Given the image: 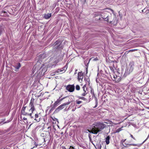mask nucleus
Returning <instances> with one entry per match:
<instances>
[{"label": "nucleus", "mask_w": 149, "mask_h": 149, "mask_svg": "<svg viewBox=\"0 0 149 149\" xmlns=\"http://www.w3.org/2000/svg\"><path fill=\"white\" fill-rule=\"evenodd\" d=\"M101 17L105 21L109 22L113 25H115L117 23V20L116 17L112 15L109 12L104 11L101 14Z\"/></svg>", "instance_id": "nucleus-1"}, {"label": "nucleus", "mask_w": 149, "mask_h": 149, "mask_svg": "<svg viewBox=\"0 0 149 149\" xmlns=\"http://www.w3.org/2000/svg\"><path fill=\"white\" fill-rule=\"evenodd\" d=\"M34 102V99L32 98L29 104V107L30 108L29 111L30 112V113H28L25 111V110L26 107V106L23 107L21 111V113L24 116H28L31 117L32 118L33 117L32 116V114L33 113V112L35 110V108L34 107L33 103Z\"/></svg>", "instance_id": "nucleus-2"}, {"label": "nucleus", "mask_w": 149, "mask_h": 149, "mask_svg": "<svg viewBox=\"0 0 149 149\" xmlns=\"http://www.w3.org/2000/svg\"><path fill=\"white\" fill-rule=\"evenodd\" d=\"M104 127V124L100 122L95 123L93 125V128L91 130V132L97 134L101 131Z\"/></svg>", "instance_id": "nucleus-3"}, {"label": "nucleus", "mask_w": 149, "mask_h": 149, "mask_svg": "<svg viewBox=\"0 0 149 149\" xmlns=\"http://www.w3.org/2000/svg\"><path fill=\"white\" fill-rule=\"evenodd\" d=\"M52 58L54 59H55L54 63L55 64H57L60 60H61V56L59 54H55V55L53 56Z\"/></svg>", "instance_id": "nucleus-4"}, {"label": "nucleus", "mask_w": 149, "mask_h": 149, "mask_svg": "<svg viewBox=\"0 0 149 149\" xmlns=\"http://www.w3.org/2000/svg\"><path fill=\"white\" fill-rule=\"evenodd\" d=\"M71 102L70 101H68V102L65 103H63L60 106H59L56 109L55 111L56 112H57L59 111L60 110H61L65 107L66 105L69 104Z\"/></svg>", "instance_id": "nucleus-5"}, {"label": "nucleus", "mask_w": 149, "mask_h": 149, "mask_svg": "<svg viewBox=\"0 0 149 149\" xmlns=\"http://www.w3.org/2000/svg\"><path fill=\"white\" fill-rule=\"evenodd\" d=\"M129 68L127 70V72L129 74L132 72L134 69V62H130L129 64Z\"/></svg>", "instance_id": "nucleus-6"}, {"label": "nucleus", "mask_w": 149, "mask_h": 149, "mask_svg": "<svg viewBox=\"0 0 149 149\" xmlns=\"http://www.w3.org/2000/svg\"><path fill=\"white\" fill-rule=\"evenodd\" d=\"M61 41L58 40L56 41L54 44L53 45L54 46H56L55 47L56 48H61Z\"/></svg>", "instance_id": "nucleus-7"}, {"label": "nucleus", "mask_w": 149, "mask_h": 149, "mask_svg": "<svg viewBox=\"0 0 149 149\" xmlns=\"http://www.w3.org/2000/svg\"><path fill=\"white\" fill-rule=\"evenodd\" d=\"M66 97H63V98H61V99H60V100H59V99H57V100L56 102H55V103H54V104L53 106V107H52V109H54V108H55L59 104L60 102L63 99H65ZM60 98V97H59V98Z\"/></svg>", "instance_id": "nucleus-8"}, {"label": "nucleus", "mask_w": 149, "mask_h": 149, "mask_svg": "<svg viewBox=\"0 0 149 149\" xmlns=\"http://www.w3.org/2000/svg\"><path fill=\"white\" fill-rule=\"evenodd\" d=\"M32 116L33 118H32L31 117V118L32 119H33L35 120V121L34 122H38L40 121V117L38 113L35 114L34 117Z\"/></svg>", "instance_id": "nucleus-9"}, {"label": "nucleus", "mask_w": 149, "mask_h": 149, "mask_svg": "<svg viewBox=\"0 0 149 149\" xmlns=\"http://www.w3.org/2000/svg\"><path fill=\"white\" fill-rule=\"evenodd\" d=\"M66 89L70 92H73L74 89V86L73 85H68L66 88Z\"/></svg>", "instance_id": "nucleus-10"}, {"label": "nucleus", "mask_w": 149, "mask_h": 149, "mask_svg": "<svg viewBox=\"0 0 149 149\" xmlns=\"http://www.w3.org/2000/svg\"><path fill=\"white\" fill-rule=\"evenodd\" d=\"M83 78V74L81 72L79 73L78 74V80L80 82H81V81H82Z\"/></svg>", "instance_id": "nucleus-11"}, {"label": "nucleus", "mask_w": 149, "mask_h": 149, "mask_svg": "<svg viewBox=\"0 0 149 149\" xmlns=\"http://www.w3.org/2000/svg\"><path fill=\"white\" fill-rule=\"evenodd\" d=\"M110 139V137L109 135L105 139V142L107 145H108L109 144L110 142L109 140Z\"/></svg>", "instance_id": "nucleus-12"}, {"label": "nucleus", "mask_w": 149, "mask_h": 149, "mask_svg": "<svg viewBox=\"0 0 149 149\" xmlns=\"http://www.w3.org/2000/svg\"><path fill=\"white\" fill-rule=\"evenodd\" d=\"M51 16V13L45 14L44 16V17L46 19H48Z\"/></svg>", "instance_id": "nucleus-13"}, {"label": "nucleus", "mask_w": 149, "mask_h": 149, "mask_svg": "<svg viewBox=\"0 0 149 149\" xmlns=\"http://www.w3.org/2000/svg\"><path fill=\"white\" fill-rule=\"evenodd\" d=\"M121 79V78L120 77L118 76L115 79L116 83H118L119 82Z\"/></svg>", "instance_id": "nucleus-14"}, {"label": "nucleus", "mask_w": 149, "mask_h": 149, "mask_svg": "<svg viewBox=\"0 0 149 149\" xmlns=\"http://www.w3.org/2000/svg\"><path fill=\"white\" fill-rule=\"evenodd\" d=\"M21 67V64L20 63H18V65L16 66H15L14 67L15 68V69L18 70L19 69V68Z\"/></svg>", "instance_id": "nucleus-15"}, {"label": "nucleus", "mask_w": 149, "mask_h": 149, "mask_svg": "<svg viewBox=\"0 0 149 149\" xmlns=\"http://www.w3.org/2000/svg\"><path fill=\"white\" fill-rule=\"evenodd\" d=\"M122 127H123L118 129L116 130L115 132L116 133L119 132L120 131L122 130Z\"/></svg>", "instance_id": "nucleus-16"}, {"label": "nucleus", "mask_w": 149, "mask_h": 149, "mask_svg": "<svg viewBox=\"0 0 149 149\" xmlns=\"http://www.w3.org/2000/svg\"><path fill=\"white\" fill-rule=\"evenodd\" d=\"M98 103V100H97V99L96 98L95 99V104H95V107H93L94 108H96V107H97V106Z\"/></svg>", "instance_id": "nucleus-17"}, {"label": "nucleus", "mask_w": 149, "mask_h": 149, "mask_svg": "<svg viewBox=\"0 0 149 149\" xmlns=\"http://www.w3.org/2000/svg\"><path fill=\"white\" fill-rule=\"evenodd\" d=\"M33 143H34V145H35V146H34L33 147V148H32V149L33 148H34L35 147H37V146L38 145L37 143L35 141H33Z\"/></svg>", "instance_id": "nucleus-18"}, {"label": "nucleus", "mask_w": 149, "mask_h": 149, "mask_svg": "<svg viewBox=\"0 0 149 149\" xmlns=\"http://www.w3.org/2000/svg\"><path fill=\"white\" fill-rule=\"evenodd\" d=\"M76 89L77 90H79L80 89V87L78 85H77L76 86Z\"/></svg>", "instance_id": "nucleus-19"}, {"label": "nucleus", "mask_w": 149, "mask_h": 149, "mask_svg": "<svg viewBox=\"0 0 149 149\" xmlns=\"http://www.w3.org/2000/svg\"><path fill=\"white\" fill-rule=\"evenodd\" d=\"M76 103L78 104H79L81 103L82 102L81 101L79 100H77L76 101Z\"/></svg>", "instance_id": "nucleus-20"}, {"label": "nucleus", "mask_w": 149, "mask_h": 149, "mask_svg": "<svg viewBox=\"0 0 149 149\" xmlns=\"http://www.w3.org/2000/svg\"><path fill=\"white\" fill-rule=\"evenodd\" d=\"M91 93L93 95H95V94L94 92V91L93 90H91Z\"/></svg>", "instance_id": "nucleus-21"}, {"label": "nucleus", "mask_w": 149, "mask_h": 149, "mask_svg": "<svg viewBox=\"0 0 149 149\" xmlns=\"http://www.w3.org/2000/svg\"><path fill=\"white\" fill-rule=\"evenodd\" d=\"M79 145L80 147H81L82 148H83L84 147V146L83 144L80 143V144H79Z\"/></svg>", "instance_id": "nucleus-22"}, {"label": "nucleus", "mask_w": 149, "mask_h": 149, "mask_svg": "<svg viewBox=\"0 0 149 149\" xmlns=\"http://www.w3.org/2000/svg\"><path fill=\"white\" fill-rule=\"evenodd\" d=\"M86 74L87 73V71H88V66L87 65H86Z\"/></svg>", "instance_id": "nucleus-23"}, {"label": "nucleus", "mask_w": 149, "mask_h": 149, "mask_svg": "<svg viewBox=\"0 0 149 149\" xmlns=\"http://www.w3.org/2000/svg\"><path fill=\"white\" fill-rule=\"evenodd\" d=\"M118 76H117L116 74L114 75H113V78L114 79H115L117 77H118Z\"/></svg>", "instance_id": "nucleus-24"}, {"label": "nucleus", "mask_w": 149, "mask_h": 149, "mask_svg": "<svg viewBox=\"0 0 149 149\" xmlns=\"http://www.w3.org/2000/svg\"><path fill=\"white\" fill-rule=\"evenodd\" d=\"M130 146H137V144H132L130 145Z\"/></svg>", "instance_id": "nucleus-25"}, {"label": "nucleus", "mask_w": 149, "mask_h": 149, "mask_svg": "<svg viewBox=\"0 0 149 149\" xmlns=\"http://www.w3.org/2000/svg\"><path fill=\"white\" fill-rule=\"evenodd\" d=\"M110 68L112 72H114V69L112 67H110Z\"/></svg>", "instance_id": "nucleus-26"}, {"label": "nucleus", "mask_w": 149, "mask_h": 149, "mask_svg": "<svg viewBox=\"0 0 149 149\" xmlns=\"http://www.w3.org/2000/svg\"><path fill=\"white\" fill-rule=\"evenodd\" d=\"M130 135L131 137L132 138H133L134 140H136V139H135V138L133 136V135H132L131 134H130Z\"/></svg>", "instance_id": "nucleus-27"}, {"label": "nucleus", "mask_w": 149, "mask_h": 149, "mask_svg": "<svg viewBox=\"0 0 149 149\" xmlns=\"http://www.w3.org/2000/svg\"><path fill=\"white\" fill-rule=\"evenodd\" d=\"M69 149H75L72 146H70Z\"/></svg>", "instance_id": "nucleus-28"}, {"label": "nucleus", "mask_w": 149, "mask_h": 149, "mask_svg": "<svg viewBox=\"0 0 149 149\" xmlns=\"http://www.w3.org/2000/svg\"><path fill=\"white\" fill-rule=\"evenodd\" d=\"M63 71V70H60L58 69L57 70V72L58 73V72H62Z\"/></svg>", "instance_id": "nucleus-29"}, {"label": "nucleus", "mask_w": 149, "mask_h": 149, "mask_svg": "<svg viewBox=\"0 0 149 149\" xmlns=\"http://www.w3.org/2000/svg\"><path fill=\"white\" fill-rule=\"evenodd\" d=\"M98 60V59L96 57V58L93 59V60L94 61H97Z\"/></svg>", "instance_id": "nucleus-30"}, {"label": "nucleus", "mask_w": 149, "mask_h": 149, "mask_svg": "<svg viewBox=\"0 0 149 149\" xmlns=\"http://www.w3.org/2000/svg\"><path fill=\"white\" fill-rule=\"evenodd\" d=\"M23 120H27V118L25 117H24L23 118Z\"/></svg>", "instance_id": "nucleus-31"}, {"label": "nucleus", "mask_w": 149, "mask_h": 149, "mask_svg": "<svg viewBox=\"0 0 149 149\" xmlns=\"http://www.w3.org/2000/svg\"><path fill=\"white\" fill-rule=\"evenodd\" d=\"M135 51V49H132V50H130L129 51V52H134Z\"/></svg>", "instance_id": "nucleus-32"}, {"label": "nucleus", "mask_w": 149, "mask_h": 149, "mask_svg": "<svg viewBox=\"0 0 149 149\" xmlns=\"http://www.w3.org/2000/svg\"><path fill=\"white\" fill-rule=\"evenodd\" d=\"M126 139H125L124 140H122V141H123V142H124L126 141Z\"/></svg>", "instance_id": "nucleus-33"}, {"label": "nucleus", "mask_w": 149, "mask_h": 149, "mask_svg": "<svg viewBox=\"0 0 149 149\" xmlns=\"http://www.w3.org/2000/svg\"><path fill=\"white\" fill-rule=\"evenodd\" d=\"M63 149H66V148L65 147H64L63 148Z\"/></svg>", "instance_id": "nucleus-34"}, {"label": "nucleus", "mask_w": 149, "mask_h": 149, "mask_svg": "<svg viewBox=\"0 0 149 149\" xmlns=\"http://www.w3.org/2000/svg\"><path fill=\"white\" fill-rule=\"evenodd\" d=\"M75 109H73L72 110V111H74L75 110Z\"/></svg>", "instance_id": "nucleus-35"}, {"label": "nucleus", "mask_w": 149, "mask_h": 149, "mask_svg": "<svg viewBox=\"0 0 149 149\" xmlns=\"http://www.w3.org/2000/svg\"><path fill=\"white\" fill-rule=\"evenodd\" d=\"M3 123V122H0V124H1L2 123Z\"/></svg>", "instance_id": "nucleus-36"}, {"label": "nucleus", "mask_w": 149, "mask_h": 149, "mask_svg": "<svg viewBox=\"0 0 149 149\" xmlns=\"http://www.w3.org/2000/svg\"><path fill=\"white\" fill-rule=\"evenodd\" d=\"M70 107H69L68 109V110L69 109H70Z\"/></svg>", "instance_id": "nucleus-37"}, {"label": "nucleus", "mask_w": 149, "mask_h": 149, "mask_svg": "<svg viewBox=\"0 0 149 149\" xmlns=\"http://www.w3.org/2000/svg\"><path fill=\"white\" fill-rule=\"evenodd\" d=\"M63 132H61V134H63Z\"/></svg>", "instance_id": "nucleus-38"}, {"label": "nucleus", "mask_w": 149, "mask_h": 149, "mask_svg": "<svg viewBox=\"0 0 149 149\" xmlns=\"http://www.w3.org/2000/svg\"><path fill=\"white\" fill-rule=\"evenodd\" d=\"M82 88H83V90H84V86H83L82 87Z\"/></svg>", "instance_id": "nucleus-39"}, {"label": "nucleus", "mask_w": 149, "mask_h": 149, "mask_svg": "<svg viewBox=\"0 0 149 149\" xmlns=\"http://www.w3.org/2000/svg\"><path fill=\"white\" fill-rule=\"evenodd\" d=\"M82 95H84V93H83Z\"/></svg>", "instance_id": "nucleus-40"}, {"label": "nucleus", "mask_w": 149, "mask_h": 149, "mask_svg": "<svg viewBox=\"0 0 149 149\" xmlns=\"http://www.w3.org/2000/svg\"><path fill=\"white\" fill-rule=\"evenodd\" d=\"M84 87L86 86V85H84Z\"/></svg>", "instance_id": "nucleus-41"}, {"label": "nucleus", "mask_w": 149, "mask_h": 149, "mask_svg": "<svg viewBox=\"0 0 149 149\" xmlns=\"http://www.w3.org/2000/svg\"><path fill=\"white\" fill-rule=\"evenodd\" d=\"M88 63H88V64H87V65H88Z\"/></svg>", "instance_id": "nucleus-42"}, {"label": "nucleus", "mask_w": 149, "mask_h": 149, "mask_svg": "<svg viewBox=\"0 0 149 149\" xmlns=\"http://www.w3.org/2000/svg\"><path fill=\"white\" fill-rule=\"evenodd\" d=\"M4 13H6V12H4Z\"/></svg>", "instance_id": "nucleus-43"}, {"label": "nucleus", "mask_w": 149, "mask_h": 149, "mask_svg": "<svg viewBox=\"0 0 149 149\" xmlns=\"http://www.w3.org/2000/svg\"><path fill=\"white\" fill-rule=\"evenodd\" d=\"M15 71H17V70H15Z\"/></svg>", "instance_id": "nucleus-44"}, {"label": "nucleus", "mask_w": 149, "mask_h": 149, "mask_svg": "<svg viewBox=\"0 0 149 149\" xmlns=\"http://www.w3.org/2000/svg\"><path fill=\"white\" fill-rule=\"evenodd\" d=\"M54 65H52V66H53Z\"/></svg>", "instance_id": "nucleus-45"}, {"label": "nucleus", "mask_w": 149, "mask_h": 149, "mask_svg": "<svg viewBox=\"0 0 149 149\" xmlns=\"http://www.w3.org/2000/svg\"><path fill=\"white\" fill-rule=\"evenodd\" d=\"M44 141H45V139H44Z\"/></svg>", "instance_id": "nucleus-46"}]
</instances>
